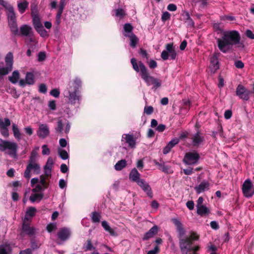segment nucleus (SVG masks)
Returning <instances> with one entry per match:
<instances>
[{"label": "nucleus", "instance_id": "1", "mask_svg": "<svg viewBox=\"0 0 254 254\" xmlns=\"http://www.w3.org/2000/svg\"><path fill=\"white\" fill-rule=\"evenodd\" d=\"M216 41L219 50L224 54L229 52L235 45H239V47H244V44L240 42V34L236 30L223 32L222 37L217 38Z\"/></svg>", "mask_w": 254, "mask_h": 254}, {"label": "nucleus", "instance_id": "2", "mask_svg": "<svg viewBox=\"0 0 254 254\" xmlns=\"http://www.w3.org/2000/svg\"><path fill=\"white\" fill-rule=\"evenodd\" d=\"M130 63L133 69L136 72H139L141 78L144 80L147 86L153 85L152 89L156 90L161 86V81L151 76L148 71L147 67L144 64L139 61L138 63L136 60L133 58L130 60Z\"/></svg>", "mask_w": 254, "mask_h": 254}, {"label": "nucleus", "instance_id": "3", "mask_svg": "<svg viewBox=\"0 0 254 254\" xmlns=\"http://www.w3.org/2000/svg\"><path fill=\"white\" fill-rule=\"evenodd\" d=\"M81 87V80L77 77L72 81L69 82L63 92L64 96L68 104L75 105L76 103L79 104L81 99L79 89Z\"/></svg>", "mask_w": 254, "mask_h": 254}, {"label": "nucleus", "instance_id": "4", "mask_svg": "<svg viewBox=\"0 0 254 254\" xmlns=\"http://www.w3.org/2000/svg\"><path fill=\"white\" fill-rule=\"evenodd\" d=\"M171 221L176 226L177 232L178 233L179 246L182 254H186L187 252H189V249L191 248L192 243L190 241V238H188L187 237L183 238L186 231L183 224L176 218H173Z\"/></svg>", "mask_w": 254, "mask_h": 254}, {"label": "nucleus", "instance_id": "5", "mask_svg": "<svg viewBox=\"0 0 254 254\" xmlns=\"http://www.w3.org/2000/svg\"><path fill=\"white\" fill-rule=\"evenodd\" d=\"M0 4L6 10L8 25L11 33L14 35L19 34L16 13L13 7L8 2L4 0H0Z\"/></svg>", "mask_w": 254, "mask_h": 254}, {"label": "nucleus", "instance_id": "6", "mask_svg": "<svg viewBox=\"0 0 254 254\" xmlns=\"http://www.w3.org/2000/svg\"><path fill=\"white\" fill-rule=\"evenodd\" d=\"M31 219L26 217H24L21 228L20 229L19 236L21 238H24L26 236L31 237L36 233L35 229L30 226Z\"/></svg>", "mask_w": 254, "mask_h": 254}, {"label": "nucleus", "instance_id": "7", "mask_svg": "<svg viewBox=\"0 0 254 254\" xmlns=\"http://www.w3.org/2000/svg\"><path fill=\"white\" fill-rule=\"evenodd\" d=\"M17 144L14 142L4 140L0 138V151H4L8 150V154L13 157L16 156Z\"/></svg>", "mask_w": 254, "mask_h": 254}, {"label": "nucleus", "instance_id": "8", "mask_svg": "<svg viewBox=\"0 0 254 254\" xmlns=\"http://www.w3.org/2000/svg\"><path fill=\"white\" fill-rule=\"evenodd\" d=\"M200 158L199 153L196 151H193L186 153L183 161L186 165H193L198 164Z\"/></svg>", "mask_w": 254, "mask_h": 254}, {"label": "nucleus", "instance_id": "9", "mask_svg": "<svg viewBox=\"0 0 254 254\" xmlns=\"http://www.w3.org/2000/svg\"><path fill=\"white\" fill-rule=\"evenodd\" d=\"M166 50L162 51L161 54V58L166 61L168 59L170 56V58L172 60L176 59L177 54L176 52L175 47H174L173 43H169L165 46Z\"/></svg>", "mask_w": 254, "mask_h": 254}, {"label": "nucleus", "instance_id": "10", "mask_svg": "<svg viewBox=\"0 0 254 254\" xmlns=\"http://www.w3.org/2000/svg\"><path fill=\"white\" fill-rule=\"evenodd\" d=\"M33 170L36 174H38L40 170V165L37 162H28L24 173V177L27 180L31 178V171Z\"/></svg>", "mask_w": 254, "mask_h": 254}, {"label": "nucleus", "instance_id": "11", "mask_svg": "<svg viewBox=\"0 0 254 254\" xmlns=\"http://www.w3.org/2000/svg\"><path fill=\"white\" fill-rule=\"evenodd\" d=\"M251 91L242 84H239L236 88V95L244 101H248L250 99Z\"/></svg>", "mask_w": 254, "mask_h": 254}, {"label": "nucleus", "instance_id": "12", "mask_svg": "<svg viewBox=\"0 0 254 254\" xmlns=\"http://www.w3.org/2000/svg\"><path fill=\"white\" fill-rule=\"evenodd\" d=\"M242 191L245 197H252L254 194V188L250 179H247L242 185Z\"/></svg>", "mask_w": 254, "mask_h": 254}, {"label": "nucleus", "instance_id": "13", "mask_svg": "<svg viewBox=\"0 0 254 254\" xmlns=\"http://www.w3.org/2000/svg\"><path fill=\"white\" fill-rule=\"evenodd\" d=\"M137 184L146 192L148 196L150 198L153 197L152 189L149 184L143 179L140 180Z\"/></svg>", "mask_w": 254, "mask_h": 254}, {"label": "nucleus", "instance_id": "14", "mask_svg": "<svg viewBox=\"0 0 254 254\" xmlns=\"http://www.w3.org/2000/svg\"><path fill=\"white\" fill-rule=\"evenodd\" d=\"M71 235L69 229L64 227L60 229L57 233V236L59 239L62 241H65L68 240Z\"/></svg>", "mask_w": 254, "mask_h": 254}, {"label": "nucleus", "instance_id": "15", "mask_svg": "<svg viewBox=\"0 0 254 254\" xmlns=\"http://www.w3.org/2000/svg\"><path fill=\"white\" fill-rule=\"evenodd\" d=\"M50 133L49 128L46 124H41L37 130L38 136L41 138H45Z\"/></svg>", "mask_w": 254, "mask_h": 254}, {"label": "nucleus", "instance_id": "16", "mask_svg": "<svg viewBox=\"0 0 254 254\" xmlns=\"http://www.w3.org/2000/svg\"><path fill=\"white\" fill-rule=\"evenodd\" d=\"M20 34L23 36L31 37L33 36V31L32 27L27 24L22 25L20 28V32L17 35Z\"/></svg>", "mask_w": 254, "mask_h": 254}, {"label": "nucleus", "instance_id": "17", "mask_svg": "<svg viewBox=\"0 0 254 254\" xmlns=\"http://www.w3.org/2000/svg\"><path fill=\"white\" fill-rule=\"evenodd\" d=\"M210 184L208 181L203 180L201 183L194 187V190L197 194L204 192L209 189Z\"/></svg>", "mask_w": 254, "mask_h": 254}, {"label": "nucleus", "instance_id": "18", "mask_svg": "<svg viewBox=\"0 0 254 254\" xmlns=\"http://www.w3.org/2000/svg\"><path fill=\"white\" fill-rule=\"evenodd\" d=\"M191 139L192 146L194 147H197L202 142H203L204 137L200 136V132L197 131L193 135Z\"/></svg>", "mask_w": 254, "mask_h": 254}, {"label": "nucleus", "instance_id": "19", "mask_svg": "<svg viewBox=\"0 0 254 254\" xmlns=\"http://www.w3.org/2000/svg\"><path fill=\"white\" fill-rule=\"evenodd\" d=\"M158 232V227L156 225L153 226L148 232H147L142 238L143 241L147 240L153 237Z\"/></svg>", "mask_w": 254, "mask_h": 254}, {"label": "nucleus", "instance_id": "20", "mask_svg": "<svg viewBox=\"0 0 254 254\" xmlns=\"http://www.w3.org/2000/svg\"><path fill=\"white\" fill-rule=\"evenodd\" d=\"M123 138L125 139L126 143L128 144L130 147L132 148L135 147L136 141L132 134H124L123 135Z\"/></svg>", "mask_w": 254, "mask_h": 254}, {"label": "nucleus", "instance_id": "21", "mask_svg": "<svg viewBox=\"0 0 254 254\" xmlns=\"http://www.w3.org/2000/svg\"><path fill=\"white\" fill-rule=\"evenodd\" d=\"M140 174L136 168L131 170L129 174V179L132 182L137 183L141 179L140 178Z\"/></svg>", "mask_w": 254, "mask_h": 254}, {"label": "nucleus", "instance_id": "22", "mask_svg": "<svg viewBox=\"0 0 254 254\" xmlns=\"http://www.w3.org/2000/svg\"><path fill=\"white\" fill-rule=\"evenodd\" d=\"M219 67V62L216 56L213 55L210 59V68L211 72L214 73Z\"/></svg>", "mask_w": 254, "mask_h": 254}, {"label": "nucleus", "instance_id": "23", "mask_svg": "<svg viewBox=\"0 0 254 254\" xmlns=\"http://www.w3.org/2000/svg\"><path fill=\"white\" fill-rule=\"evenodd\" d=\"M13 55L10 52L8 53L5 58V67L8 68L10 70H12L13 67Z\"/></svg>", "mask_w": 254, "mask_h": 254}, {"label": "nucleus", "instance_id": "24", "mask_svg": "<svg viewBox=\"0 0 254 254\" xmlns=\"http://www.w3.org/2000/svg\"><path fill=\"white\" fill-rule=\"evenodd\" d=\"M12 130L14 137L18 140L21 139L22 133L20 132L18 126L15 124H13L12 126Z\"/></svg>", "mask_w": 254, "mask_h": 254}, {"label": "nucleus", "instance_id": "25", "mask_svg": "<svg viewBox=\"0 0 254 254\" xmlns=\"http://www.w3.org/2000/svg\"><path fill=\"white\" fill-rule=\"evenodd\" d=\"M28 5L29 3L26 0H24L22 2H18L17 4V7L19 12L21 14L23 13L28 8Z\"/></svg>", "mask_w": 254, "mask_h": 254}, {"label": "nucleus", "instance_id": "26", "mask_svg": "<svg viewBox=\"0 0 254 254\" xmlns=\"http://www.w3.org/2000/svg\"><path fill=\"white\" fill-rule=\"evenodd\" d=\"M157 166L159 167V169L166 174H171L173 173V171L170 169V167L165 164V163L161 164H157Z\"/></svg>", "mask_w": 254, "mask_h": 254}, {"label": "nucleus", "instance_id": "27", "mask_svg": "<svg viewBox=\"0 0 254 254\" xmlns=\"http://www.w3.org/2000/svg\"><path fill=\"white\" fill-rule=\"evenodd\" d=\"M197 208V213L200 215L201 216H204L206 214H208L210 210L205 205L198 206Z\"/></svg>", "mask_w": 254, "mask_h": 254}, {"label": "nucleus", "instance_id": "28", "mask_svg": "<svg viewBox=\"0 0 254 254\" xmlns=\"http://www.w3.org/2000/svg\"><path fill=\"white\" fill-rule=\"evenodd\" d=\"M83 249L84 252L90 251L95 249V247L93 246L91 239H88L84 244Z\"/></svg>", "mask_w": 254, "mask_h": 254}, {"label": "nucleus", "instance_id": "29", "mask_svg": "<svg viewBox=\"0 0 254 254\" xmlns=\"http://www.w3.org/2000/svg\"><path fill=\"white\" fill-rule=\"evenodd\" d=\"M127 165V161L125 159H122L116 164L115 169L117 171H121L126 167Z\"/></svg>", "mask_w": 254, "mask_h": 254}, {"label": "nucleus", "instance_id": "30", "mask_svg": "<svg viewBox=\"0 0 254 254\" xmlns=\"http://www.w3.org/2000/svg\"><path fill=\"white\" fill-rule=\"evenodd\" d=\"M25 80L28 85H33L35 83L34 75L31 72H27L26 74Z\"/></svg>", "mask_w": 254, "mask_h": 254}, {"label": "nucleus", "instance_id": "31", "mask_svg": "<svg viewBox=\"0 0 254 254\" xmlns=\"http://www.w3.org/2000/svg\"><path fill=\"white\" fill-rule=\"evenodd\" d=\"M43 197L44 194L43 193H36V192H35V193L32 194L30 195L29 200L32 202H34L36 201H40L43 199Z\"/></svg>", "mask_w": 254, "mask_h": 254}, {"label": "nucleus", "instance_id": "32", "mask_svg": "<svg viewBox=\"0 0 254 254\" xmlns=\"http://www.w3.org/2000/svg\"><path fill=\"white\" fill-rule=\"evenodd\" d=\"M19 78V73L18 71H14L11 76H9L8 79L12 83L15 84L17 82V81Z\"/></svg>", "mask_w": 254, "mask_h": 254}, {"label": "nucleus", "instance_id": "33", "mask_svg": "<svg viewBox=\"0 0 254 254\" xmlns=\"http://www.w3.org/2000/svg\"><path fill=\"white\" fill-rule=\"evenodd\" d=\"M33 24L35 30L37 29H39V28H41L43 27V25L40 21V19L39 17L37 16H35L33 17L32 19Z\"/></svg>", "mask_w": 254, "mask_h": 254}, {"label": "nucleus", "instance_id": "34", "mask_svg": "<svg viewBox=\"0 0 254 254\" xmlns=\"http://www.w3.org/2000/svg\"><path fill=\"white\" fill-rule=\"evenodd\" d=\"M101 224L105 231L108 232L111 235H115V233L114 229L110 227L107 221H102Z\"/></svg>", "mask_w": 254, "mask_h": 254}, {"label": "nucleus", "instance_id": "35", "mask_svg": "<svg viewBox=\"0 0 254 254\" xmlns=\"http://www.w3.org/2000/svg\"><path fill=\"white\" fill-rule=\"evenodd\" d=\"M130 40V45L132 48H135L138 43L139 39L137 36L133 33H131L129 36Z\"/></svg>", "mask_w": 254, "mask_h": 254}, {"label": "nucleus", "instance_id": "36", "mask_svg": "<svg viewBox=\"0 0 254 254\" xmlns=\"http://www.w3.org/2000/svg\"><path fill=\"white\" fill-rule=\"evenodd\" d=\"M36 212V209L35 207H29L26 212L25 217H26L27 218H28V216H30V217H33L35 215Z\"/></svg>", "mask_w": 254, "mask_h": 254}, {"label": "nucleus", "instance_id": "37", "mask_svg": "<svg viewBox=\"0 0 254 254\" xmlns=\"http://www.w3.org/2000/svg\"><path fill=\"white\" fill-rule=\"evenodd\" d=\"M54 164L53 160L52 157H50L47 160L46 165L44 167V170H49L51 171L52 169V165Z\"/></svg>", "mask_w": 254, "mask_h": 254}, {"label": "nucleus", "instance_id": "38", "mask_svg": "<svg viewBox=\"0 0 254 254\" xmlns=\"http://www.w3.org/2000/svg\"><path fill=\"white\" fill-rule=\"evenodd\" d=\"M58 154L63 160H66L69 158V155L65 150L59 149Z\"/></svg>", "mask_w": 254, "mask_h": 254}, {"label": "nucleus", "instance_id": "39", "mask_svg": "<svg viewBox=\"0 0 254 254\" xmlns=\"http://www.w3.org/2000/svg\"><path fill=\"white\" fill-rule=\"evenodd\" d=\"M37 156H38L37 152L35 150H33L31 152L29 159L28 162H37Z\"/></svg>", "mask_w": 254, "mask_h": 254}, {"label": "nucleus", "instance_id": "40", "mask_svg": "<svg viewBox=\"0 0 254 254\" xmlns=\"http://www.w3.org/2000/svg\"><path fill=\"white\" fill-rule=\"evenodd\" d=\"M10 121L8 118H4V121L0 119V128L7 127L10 125Z\"/></svg>", "mask_w": 254, "mask_h": 254}, {"label": "nucleus", "instance_id": "41", "mask_svg": "<svg viewBox=\"0 0 254 254\" xmlns=\"http://www.w3.org/2000/svg\"><path fill=\"white\" fill-rule=\"evenodd\" d=\"M10 251L11 249L8 245L0 246V254H8V252Z\"/></svg>", "mask_w": 254, "mask_h": 254}, {"label": "nucleus", "instance_id": "42", "mask_svg": "<svg viewBox=\"0 0 254 254\" xmlns=\"http://www.w3.org/2000/svg\"><path fill=\"white\" fill-rule=\"evenodd\" d=\"M101 215L97 212L94 211L92 213L91 219L94 223H98L100 222Z\"/></svg>", "mask_w": 254, "mask_h": 254}, {"label": "nucleus", "instance_id": "43", "mask_svg": "<svg viewBox=\"0 0 254 254\" xmlns=\"http://www.w3.org/2000/svg\"><path fill=\"white\" fill-rule=\"evenodd\" d=\"M64 129V125L62 120H59L57 122V127L55 128L56 133H62Z\"/></svg>", "mask_w": 254, "mask_h": 254}, {"label": "nucleus", "instance_id": "44", "mask_svg": "<svg viewBox=\"0 0 254 254\" xmlns=\"http://www.w3.org/2000/svg\"><path fill=\"white\" fill-rule=\"evenodd\" d=\"M40 182L41 185L44 187L45 189H47L49 186V183L46 182V177L44 176V175H42L40 176Z\"/></svg>", "mask_w": 254, "mask_h": 254}, {"label": "nucleus", "instance_id": "45", "mask_svg": "<svg viewBox=\"0 0 254 254\" xmlns=\"http://www.w3.org/2000/svg\"><path fill=\"white\" fill-rule=\"evenodd\" d=\"M36 30L42 37L45 38L49 36L47 31L44 28L43 26Z\"/></svg>", "mask_w": 254, "mask_h": 254}, {"label": "nucleus", "instance_id": "46", "mask_svg": "<svg viewBox=\"0 0 254 254\" xmlns=\"http://www.w3.org/2000/svg\"><path fill=\"white\" fill-rule=\"evenodd\" d=\"M11 71L5 66L0 68V80L2 78L3 75H7Z\"/></svg>", "mask_w": 254, "mask_h": 254}, {"label": "nucleus", "instance_id": "47", "mask_svg": "<svg viewBox=\"0 0 254 254\" xmlns=\"http://www.w3.org/2000/svg\"><path fill=\"white\" fill-rule=\"evenodd\" d=\"M199 247L196 246L194 247H191L189 249V252H187L185 254H198L197 252L199 250Z\"/></svg>", "mask_w": 254, "mask_h": 254}, {"label": "nucleus", "instance_id": "48", "mask_svg": "<svg viewBox=\"0 0 254 254\" xmlns=\"http://www.w3.org/2000/svg\"><path fill=\"white\" fill-rule=\"evenodd\" d=\"M182 102V108L186 110H189L191 104L190 100L189 99H183Z\"/></svg>", "mask_w": 254, "mask_h": 254}, {"label": "nucleus", "instance_id": "49", "mask_svg": "<svg viewBox=\"0 0 254 254\" xmlns=\"http://www.w3.org/2000/svg\"><path fill=\"white\" fill-rule=\"evenodd\" d=\"M154 109L151 106H146L144 109V113L146 115H150L153 113Z\"/></svg>", "mask_w": 254, "mask_h": 254}, {"label": "nucleus", "instance_id": "50", "mask_svg": "<svg viewBox=\"0 0 254 254\" xmlns=\"http://www.w3.org/2000/svg\"><path fill=\"white\" fill-rule=\"evenodd\" d=\"M171 14L167 11L164 12L161 16V20L165 22L170 19Z\"/></svg>", "mask_w": 254, "mask_h": 254}, {"label": "nucleus", "instance_id": "51", "mask_svg": "<svg viewBox=\"0 0 254 254\" xmlns=\"http://www.w3.org/2000/svg\"><path fill=\"white\" fill-rule=\"evenodd\" d=\"M57 226L55 223H51L49 224L47 227L46 229L48 232H52L53 231L55 230L56 229Z\"/></svg>", "mask_w": 254, "mask_h": 254}, {"label": "nucleus", "instance_id": "52", "mask_svg": "<svg viewBox=\"0 0 254 254\" xmlns=\"http://www.w3.org/2000/svg\"><path fill=\"white\" fill-rule=\"evenodd\" d=\"M124 29L127 33L131 32L133 30V27L130 23H126L124 25Z\"/></svg>", "mask_w": 254, "mask_h": 254}, {"label": "nucleus", "instance_id": "53", "mask_svg": "<svg viewBox=\"0 0 254 254\" xmlns=\"http://www.w3.org/2000/svg\"><path fill=\"white\" fill-rule=\"evenodd\" d=\"M1 134L5 138L9 136V130L7 127L0 128Z\"/></svg>", "mask_w": 254, "mask_h": 254}, {"label": "nucleus", "instance_id": "54", "mask_svg": "<svg viewBox=\"0 0 254 254\" xmlns=\"http://www.w3.org/2000/svg\"><path fill=\"white\" fill-rule=\"evenodd\" d=\"M39 91L42 93H46L47 91V87L46 85L44 83H42L40 84Z\"/></svg>", "mask_w": 254, "mask_h": 254}, {"label": "nucleus", "instance_id": "55", "mask_svg": "<svg viewBox=\"0 0 254 254\" xmlns=\"http://www.w3.org/2000/svg\"><path fill=\"white\" fill-rule=\"evenodd\" d=\"M60 94V92L59 90L57 88L53 89L50 91V94L55 98L59 97Z\"/></svg>", "mask_w": 254, "mask_h": 254}, {"label": "nucleus", "instance_id": "56", "mask_svg": "<svg viewBox=\"0 0 254 254\" xmlns=\"http://www.w3.org/2000/svg\"><path fill=\"white\" fill-rule=\"evenodd\" d=\"M38 61L39 62L44 61L46 57V53L44 52H40L38 54Z\"/></svg>", "mask_w": 254, "mask_h": 254}, {"label": "nucleus", "instance_id": "57", "mask_svg": "<svg viewBox=\"0 0 254 254\" xmlns=\"http://www.w3.org/2000/svg\"><path fill=\"white\" fill-rule=\"evenodd\" d=\"M139 54L144 58H146L147 60H148L149 56L146 51L142 48L140 49Z\"/></svg>", "mask_w": 254, "mask_h": 254}, {"label": "nucleus", "instance_id": "58", "mask_svg": "<svg viewBox=\"0 0 254 254\" xmlns=\"http://www.w3.org/2000/svg\"><path fill=\"white\" fill-rule=\"evenodd\" d=\"M179 142V139L177 138H175L171 140L168 143L171 147L173 148L175 146V145L177 144Z\"/></svg>", "mask_w": 254, "mask_h": 254}, {"label": "nucleus", "instance_id": "59", "mask_svg": "<svg viewBox=\"0 0 254 254\" xmlns=\"http://www.w3.org/2000/svg\"><path fill=\"white\" fill-rule=\"evenodd\" d=\"M149 67L151 69H154L157 66V62L154 60H150L148 62Z\"/></svg>", "mask_w": 254, "mask_h": 254}, {"label": "nucleus", "instance_id": "60", "mask_svg": "<svg viewBox=\"0 0 254 254\" xmlns=\"http://www.w3.org/2000/svg\"><path fill=\"white\" fill-rule=\"evenodd\" d=\"M49 108L52 110H55L56 109V104L55 100H51L49 102Z\"/></svg>", "mask_w": 254, "mask_h": 254}, {"label": "nucleus", "instance_id": "61", "mask_svg": "<svg viewBox=\"0 0 254 254\" xmlns=\"http://www.w3.org/2000/svg\"><path fill=\"white\" fill-rule=\"evenodd\" d=\"M42 154L43 155H45V154H49L50 153V149L48 147V146L46 144L45 145H43L42 147Z\"/></svg>", "mask_w": 254, "mask_h": 254}, {"label": "nucleus", "instance_id": "62", "mask_svg": "<svg viewBox=\"0 0 254 254\" xmlns=\"http://www.w3.org/2000/svg\"><path fill=\"white\" fill-rule=\"evenodd\" d=\"M235 66L238 68H243L244 67V64L240 60L235 62Z\"/></svg>", "mask_w": 254, "mask_h": 254}, {"label": "nucleus", "instance_id": "63", "mask_svg": "<svg viewBox=\"0 0 254 254\" xmlns=\"http://www.w3.org/2000/svg\"><path fill=\"white\" fill-rule=\"evenodd\" d=\"M188 238H190V241L192 242L194 240H197L199 236L194 232H191L190 236L187 237Z\"/></svg>", "mask_w": 254, "mask_h": 254}, {"label": "nucleus", "instance_id": "64", "mask_svg": "<svg viewBox=\"0 0 254 254\" xmlns=\"http://www.w3.org/2000/svg\"><path fill=\"white\" fill-rule=\"evenodd\" d=\"M245 35L248 38L251 39H254V34L251 30H247L245 32Z\"/></svg>", "mask_w": 254, "mask_h": 254}]
</instances>
